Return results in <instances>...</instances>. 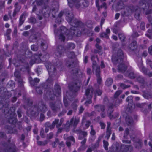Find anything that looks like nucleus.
I'll use <instances>...</instances> for the list:
<instances>
[{"label":"nucleus","instance_id":"f257e3e1","mask_svg":"<svg viewBox=\"0 0 152 152\" xmlns=\"http://www.w3.org/2000/svg\"><path fill=\"white\" fill-rule=\"evenodd\" d=\"M61 93L60 86L57 84H56L55 85L54 91L51 92V91H48L47 93L49 95L48 98H49L50 100L49 104V107L53 112L55 113L60 110L61 107L62 106V104L60 100H58L54 101L55 100V96H58Z\"/></svg>","mask_w":152,"mask_h":152},{"label":"nucleus","instance_id":"f03ea898","mask_svg":"<svg viewBox=\"0 0 152 152\" xmlns=\"http://www.w3.org/2000/svg\"><path fill=\"white\" fill-rule=\"evenodd\" d=\"M123 53L121 49L118 50L116 56L113 55L112 57V61L114 64H119L118 66V69L119 72L121 73H124L127 68V65L123 63Z\"/></svg>","mask_w":152,"mask_h":152},{"label":"nucleus","instance_id":"7ed1b4c3","mask_svg":"<svg viewBox=\"0 0 152 152\" xmlns=\"http://www.w3.org/2000/svg\"><path fill=\"white\" fill-rule=\"evenodd\" d=\"M139 6L140 7L137 6L135 7L134 11L135 12V18L140 20L141 19L140 15L142 10H145L148 9L147 10H149V8L152 9V0H149L147 3H146V1H141L139 2Z\"/></svg>","mask_w":152,"mask_h":152},{"label":"nucleus","instance_id":"20e7f679","mask_svg":"<svg viewBox=\"0 0 152 152\" xmlns=\"http://www.w3.org/2000/svg\"><path fill=\"white\" fill-rule=\"evenodd\" d=\"M53 80L51 77L47 79L46 82L43 83L40 85L39 87L36 88V91L37 93L41 94L42 93V90L44 91V94L45 93L46 96L47 97H48L49 95L47 94L48 91H51V92L54 91V90H53L50 88L51 86L53 84Z\"/></svg>","mask_w":152,"mask_h":152},{"label":"nucleus","instance_id":"39448f33","mask_svg":"<svg viewBox=\"0 0 152 152\" xmlns=\"http://www.w3.org/2000/svg\"><path fill=\"white\" fill-rule=\"evenodd\" d=\"M47 109L46 104L42 102H41L39 103L38 105L32 106L30 109V112L32 116L36 117L38 116L40 112L45 113Z\"/></svg>","mask_w":152,"mask_h":152},{"label":"nucleus","instance_id":"423d86ee","mask_svg":"<svg viewBox=\"0 0 152 152\" xmlns=\"http://www.w3.org/2000/svg\"><path fill=\"white\" fill-rule=\"evenodd\" d=\"M67 1L69 7L72 8L74 5L77 9L80 8L85 9L89 5L87 0H67Z\"/></svg>","mask_w":152,"mask_h":152},{"label":"nucleus","instance_id":"0eeeda50","mask_svg":"<svg viewBox=\"0 0 152 152\" xmlns=\"http://www.w3.org/2000/svg\"><path fill=\"white\" fill-rule=\"evenodd\" d=\"M57 11L54 8L50 9L47 5L44 6L42 10V13L45 17H49L55 18L56 13Z\"/></svg>","mask_w":152,"mask_h":152},{"label":"nucleus","instance_id":"6e6552de","mask_svg":"<svg viewBox=\"0 0 152 152\" xmlns=\"http://www.w3.org/2000/svg\"><path fill=\"white\" fill-rule=\"evenodd\" d=\"M94 89L92 86H89L86 90L85 95L86 99H87L85 104L87 106L92 103L91 99L94 94Z\"/></svg>","mask_w":152,"mask_h":152},{"label":"nucleus","instance_id":"1a4fd4ad","mask_svg":"<svg viewBox=\"0 0 152 152\" xmlns=\"http://www.w3.org/2000/svg\"><path fill=\"white\" fill-rule=\"evenodd\" d=\"M147 107V104L145 103H140L137 102L131 105L129 104V112H131L134 109L135 107H136L141 108L142 111L144 113H147L148 112L146 108Z\"/></svg>","mask_w":152,"mask_h":152},{"label":"nucleus","instance_id":"9d476101","mask_svg":"<svg viewBox=\"0 0 152 152\" xmlns=\"http://www.w3.org/2000/svg\"><path fill=\"white\" fill-rule=\"evenodd\" d=\"M86 29L85 28L82 27L77 28L72 27L70 31V34L76 37H79L81 34H85L86 32Z\"/></svg>","mask_w":152,"mask_h":152},{"label":"nucleus","instance_id":"9b49d317","mask_svg":"<svg viewBox=\"0 0 152 152\" xmlns=\"http://www.w3.org/2000/svg\"><path fill=\"white\" fill-rule=\"evenodd\" d=\"M0 94L1 99L5 101L6 103L8 102L7 99L11 96L12 94L5 88L2 87L0 88Z\"/></svg>","mask_w":152,"mask_h":152},{"label":"nucleus","instance_id":"f8f14e48","mask_svg":"<svg viewBox=\"0 0 152 152\" xmlns=\"http://www.w3.org/2000/svg\"><path fill=\"white\" fill-rule=\"evenodd\" d=\"M92 71L95 72L97 77V82L100 84L101 82L102 79L100 76V70L99 66H98L96 62H94L92 65Z\"/></svg>","mask_w":152,"mask_h":152},{"label":"nucleus","instance_id":"ddd939ff","mask_svg":"<svg viewBox=\"0 0 152 152\" xmlns=\"http://www.w3.org/2000/svg\"><path fill=\"white\" fill-rule=\"evenodd\" d=\"M69 32L68 30H67L65 27L62 26L60 28V30L58 32L57 30L54 29V33L55 34H57L58 33H60L59 36V39L61 41L64 42L65 40V36L64 34L68 35Z\"/></svg>","mask_w":152,"mask_h":152},{"label":"nucleus","instance_id":"4468645a","mask_svg":"<svg viewBox=\"0 0 152 152\" xmlns=\"http://www.w3.org/2000/svg\"><path fill=\"white\" fill-rule=\"evenodd\" d=\"M15 110L13 107L10 108V113H7L6 114H7V116H9L8 118V122L11 124H14L17 122V119L15 118Z\"/></svg>","mask_w":152,"mask_h":152},{"label":"nucleus","instance_id":"2eb2a0df","mask_svg":"<svg viewBox=\"0 0 152 152\" xmlns=\"http://www.w3.org/2000/svg\"><path fill=\"white\" fill-rule=\"evenodd\" d=\"M75 97L74 95H73V93L71 91L66 92V96L64 98V103L66 107H67L69 105V103L67 99L70 101L72 100Z\"/></svg>","mask_w":152,"mask_h":152},{"label":"nucleus","instance_id":"dca6fc26","mask_svg":"<svg viewBox=\"0 0 152 152\" xmlns=\"http://www.w3.org/2000/svg\"><path fill=\"white\" fill-rule=\"evenodd\" d=\"M9 102V101H8V102L6 103V102L1 99V97H0V109L4 107L3 112L5 114L7 113H10Z\"/></svg>","mask_w":152,"mask_h":152},{"label":"nucleus","instance_id":"f3484780","mask_svg":"<svg viewBox=\"0 0 152 152\" xmlns=\"http://www.w3.org/2000/svg\"><path fill=\"white\" fill-rule=\"evenodd\" d=\"M137 47L138 46L137 41L134 40L129 45L128 48L131 51L137 54L138 52Z\"/></svg>","mask_w":152,"mask_h":152},{"label":"nucleus","instance_id":"a211bd4d","mask_svg":"<svg viewBox=\"0 0 152 152\" xmlns=\"http://www.w3.org/2000/svg\"><path fill=\"white\" fill-rule=\"evenodd\" d=\"M69 23L71 25L73 26V27H77L78 28L79 27L82 28V27H83V28H85L84 24L81 21L75 18L73 19Z\"/></svg>","mask_w":152,"mask_h":152},{"label":"nucleus","instance_id":"6ab92c4d","mask_svg":"<svg viewBox=\"0 0 152 152\" xmlns=\"http://www.w3.org/2000/svg\"><path fill=\"white\" fill-rule=\"evenodd\" d=\"M65 15L66 20L70 23L75 18L72 12L68 9H65Z\"/></svg>","mask_w":152,"mask_h":152},{"label":"nucleus","instance_id":"aec40b11","mask_svg":"<svg viewBox=\"0 0 152 152\" xmlns=\"http://www.w3.org/2000/svg\"><path fill=\"white\" fill-rule=\"evenodd\" d=\"M46 67L50 75L55 76L56 74V68L51 63L46 66Z\"/></svg>","mask_w":152,"mask_h":152},{"label":"nucleus","instance_id":"412c9836","mask_svg":"<svg viewBox=\"0 0 152 152\" xmlns=\"http://www.w3.org/2000/svg\"><path fill=\"white\" fill-rule=\"evenodd\" d=\"M80 86L78 85V83H74L71 84H69V87L70 91L72 92L73 95H74L73 92H77L80 88Z\"/></svg>","mask_w":152,"mask_h":152},{"label":"nucleus","instance_id":"4be33fe9","mask_svg":"<svg viewBox=\"0 0 152 152\" xmlns=\"http://www.w3.org/2000/svg\"><path fill=\"white\" fill-rule=\"evenodd\" d=\"M3 145L6 148L4 151L5 152H16L15 146L14 144H12L8 145L7 143H4Z\"/></svg>","mask_w":152,"mask_h":152},{"label":"nucleus","instance_id":"5701e85b","mask_svg":"<svg viewBox=\"0 0 152 152\" xmlns=\"http://www.w3.org/2000/svg\"><path fill=\"white\" fill-rule=\"evenodd\" d=\"M66 49L62 45L58 46L55 52V55L58 57H60Z\"/></svg>","mask_w":152,"mask_h":152},{"label":"nucleus","instance_id":"b1692460","mask_svg":"<svg viewBox=\"0 0 152 152\" xmlns=\"http://www.w3.org/2000/svg\"><path fill=\"white\" fill-rule=\"evenodd\" d=\"M15 76L16 77L17 80L18 82L19 86L22 87L23 86V81L22 78H21L20 74L18 71H16L14 73Z\"/></svg>","mask_w":152,"mask_h":152},{"label":"nucleus","instance_id":"393cba45","mask_svg":"<svg viewBox=\"0 0 152 152\" xmlns=\"http://www.w3.org/2000/svg\"><path fill=\"white\" fill-rule=\"evenodd\" d=\"M125 121L127 125L129 126H131L132 128V130H133L135 129L134 126V124L132 118L129 116L126 117Z\"/></svg>","mask_w":152,"mask_h":152},{"label":"nucleus","instance_id":"a878e982","mask_svg":"<svg viewBox=\"0 0 152 152\" xmlns=\"http://www.w3.org/2000/svg\"><path fill=\"white\" fill-rule=\"evenodd\" d=\"M71 74L74 75H77V76L80 78L83 75V73L81 72L77 68H75L72 69Z\"/></svg>","mask_w":152,"mask_h":152},{"label":"nucleus","instance_id":"bb28decb","mask_svg":"<svg viewBox=\"0 0 152 152\" xmlns=\"http://www.w3.org/2000/svg\"><path fill=\"white\" fill-rule=\"evenodd\" d=\"M58 120H55V121H53L52 124L49 122H47L45 123L44 124V126L45 127L49 128L50 129L52 130L53 129L54 127L56 124Z\"/></svg>","mask_w":152,"mask_h":152},{"label":"nucleus","instance_id":"cd10ccee","mask_svg":"<svg viewBox=\"0 0 152 152\" xmlns=\"http://www.w3.org/2000/svg\"><path fill=\"white\" fill-rule=\"evenodd\" d=\"M79 121V118L78 117H73L70 120V125L75 127Z\"/></svg>","mask_w":152,"mask_h":152},{"label":"nucleus","instance_id":"c85d7f7f","mask_svg":"<svg viewBox=\"0 0 152 152\" xmlns=\"http://www.w3.org/2000/svg\"><path fill=\"white\" fill-rule=\"evenodd\" d=\"M95 110L98 112H100L104 111L105 110V106L101 104H97L94 106Z\"/></svg>","mask_w":152,"mask_h":152},{"label":"nucleus","instance_id":"c756f323","mask_svg":"<svg viewBox=\"0 0 152 152\" xmlns=\"http://www.w3.org/2000/svg\"><path fill=\"white\" fill-rule=\"evenodd\" d=\"M37 35L32 32L29 37V40L30 42H36L37 41Z\"/></svg>","mask_w":152,"mask_h":152},{"label":"nucleus","instance_id":"7c9ffc66","mask_svg":"<svg viewBox=\"0 0 152 152\" xmlns=\"http://www.w3.org/2000/svg\"><path fill=\"white\" fill-rule=\"evenodd\" d=\"M121 149H123L122 151L126 152L128 151H131L133 149L132 147L130 145H123L121 147Z\"/></svg>","mask_w":152,"mask_h":152},{"label":"nucleus","instance_id":"2f4dec72","mask_svg":"<svg viewBox=\"0 0 152 152\" xmlns=\"http://www.w3.org/2000/svg\"><path fill=\"white\" fill-rule=\"evenodd\" d=\"M5 53L4 51L0 49V70H1L3 66V58Z\"/></svg>","mask_w":152,"mask_h":152},{"label":"nucleus","instance_id":"473e14b6","mask_svg":"<svg viewBox=\"0 0 152 152\" xmlns=\"http://www.w3.org/2000/svg\"><path fill=\"white\" fill-rule=\"evenodd\" d=\"M118 37L119 39L122 43V45L123 46L126 45V44L124 43L126 41V37L123 33H119L118 34Z\"/></svg>","mask_w":152,"mask_h":152},{"label":"nucleus","instance_id":"72a5a7b5","mask_svg":"<svg viewBox=\"0 0 152 152\" xmlns=\"http://www.w3.org/2000/svg\"><path fill=\"white\" fill-rule=\"evenodd\" d=\"M110 33V30L109 28H107L106 30V32L102 33L100 34V37H104L107 39L109 38L108 34Z\"/></svg>","mask_w":152,"mask_h":152},{"label":"nucleus","instance_id":"f704fd0d","mask_svg":"<svg viewBox=\"0 0 152 152\" xmlns=\"http://www.w3.org/2000/svg\"><path fill=\"white\" fill-rule=\"evenodd\" d=\"M124 7V4L123 2L119 1L118 2L116 5V11H119Z\"/></svg>","mask_w":152,"mask_h":152},{"label":"nucleus","instance_id":"c9c22d12","mask_svg":"<svg viewBox=\"0 0 152 152\" xmlns=\"http://www.w3.org/2000/svg\"><path fill=\"white\" fill-rule=\"evenodd\" d=\"M113 100V103H110V104H113V106L115 107H116L120 103H121L122 101V100L121 99H120L117 98H114Z\"/></svg>","mask_w":152,"mask_h":152},{"label":"nucleus","instance_id":"e433bc0d","mask_svg":"<svg viewBox=\"0 0 152 152\" xmlns=\"http://www.w3.org/2000/svg\"><path fill=\"white\" fill-rule=\"evenodd\" d=\"M134 144L136 148L139 149L141 147L142 143L141 140L138 139L136 140Z\"/></svg>","mask_w":152,"mask_h":152},{"label":"nucleus","instance_id":"4c0bfd02","mask_svg":"<svg viewBox=\"0 0 152 152\" xmlns=\"http://www.w3.org/2000/svg\"><path fill=\"white\" fill-rule=\"evenodd\" d=\"M133 97L132 96H128L126 99V101L129 102L128 106L129 104L131 105L133 104ZM127 110L129 111V106L127 108Z\"/></svg>","mask_w":152,"mask_h":152},{"label":"nucleus","instance_id":"58836bf2","mask_svg":"<svg viewBox=\"0 0 152 152\" xmlns=\"http://www.w3.org/2000/svg\"><path fill=\"white\" fill-rule=\"evenodd\" d=\"M136 78L137 81L142 85V86H144L146 84V82L142 77L140 76H137Z\"/></svg>","mask_w":152,"mask_h":152},{"label":"nucleus","instance_id":"ea45409f","mask_svg":"<svg viewBox=\"0 0 152 152\" xmlns=\"http://www.w3.org/2000/svg\"><path fill=\"white\" fill-rule=\"evenodd\" d=\"M78 101H76L74 102L71 105V108L73 110V111L75 112L77 110L78 107Z\"/></svg>","mask_w":152,"mask_h":152},{"label":"nucleus","instance_id":"a19ab883","mask_svg":"<svg viewBox=\"0 0 152 152\" xmlns=\"http://www.w3.org/2000/svg\"><path fill=\"white\" fill-rule=\"evenodd\" d=\"M31 78H30L29 80L30 84L32 86L36 85L37 83L40 81V80L37 78H35L33 80H31Z\"/></svg>","mask_w":152,"mask_h":152},{"label":"nucleus","instance_id":"79ce46f5","mask_svg":"<svg viewBox=\"0 0 152 152\" xmlns=\"http://www.w3.org/2000/svg\"><path fill=\"white\" fill-rule=\"evenodd\" d=\"M49 1L50 0H36V2L37 5L40 6L43 3L44 4L48 3Z\"/></svg>","mask_w":152,"mask_h":152},{"label":"nucleus","instance_id":"37998d69","mask_svg":"<svg viewBox=\"0 0 152 152\" xmlns=\"http://www.w3.org/2000/svg\"><path fill=\"white\" fill-rule=\"evenodd\" d=\"M75 45L73 43H68L67 45L66 46L65 49L66 50H71L75 48Z\"/></svg>","mask_w":152,"mask_h":152},{"label":"nucleus","instance_id":"c03bdc74","mask_svg":"<svg viewBox=\"0 0 152 152\" xmlns=\"http://www.w3.org/2000/svg\"><path fill=\"white\" fill-rule=\"evenodd\" d=\"M75 132L80 135H82L84 137H86L87 135V132H86L83 131L81 130H76Z\"/></svg>","mask_w":152,"mask_h":152},{"label":"nucleus","instance_id":"a18cd8bd","mask_svg":"<svg viewBox=\"0 0 152 152\" xmlns=\"http://www.w3.org/2000/svg\"><path fill=\"white\" fill-rule=\"evenodd\" d=\"M25 19V14L23 13L20 16L19 19V26H20L24 23Z\"/></svg>","mask_w":152,"mask_h":152},{"label":"nucleus","instance_id":"49530a36","mask_svg":"<svg viewBox=\"0 0 152 152\" xmlns=\"http://www.w3.org/2000/svg\"><path fill=\"white\" fill-rule=\"evenodd\" d=\"M114 107L113 104H110L109 105V108L108 109L107 114H112L113 111V107Z\"/></svg>","mask_w":152,"mask_h":152},{"label":"nucleus","instance_id":"de8ad7c7","mask_svg":"<svg viewBox=\"0 0 152 152\" xmlns=\"http://www.w3.org/2000/svg\"><path fill=\"white\" fill-rule=\"evenodd\" d=\"M113 83V80L111 78L107 79L105 82V84L108 86H110Z\"/></svg>","mask_w":152,"mask_h":152},{"label":"nucleus","instance_id":"09e8293b","mask_svg":"<svg viewBox=\"0 0 152 152\" xmlns=\"http://www.w3.org/2000/svg\"><path fill=\"white\" fill-rule=\"evenodd\" d=\"M62 64V62L59 59H56L55 62L54 63V65L57 67H58L61 66Z\"/></svg>","mask_w":152,"mask_h":152},{"label":"nucleus","instance_id":"8fccbe9b","mask_svg":"<svg viewBox=\"0 0 152 152\" xmlns=\"http://www.w3.org/2000/svg\"><path fill=\"white\" fill-rule=\"evenodd\" d=\"M15 9L14 10L19 12L21 9V6L19 5L18 3H16L15 5Z\"/></svg>","mask_w":152,"mask_h":152},{"label":"nucleus","instance_id":"3c124183","mask_svg":"<svg viewBox=\"0 0 152 152\" xmlns=\"http://www.w3.org/2000/svg\"><path fill=\"white\" fill-rule=\"evenodd\" d=\"M137 76V75L134 74L133 72H130L129 74V77L131 79L136 78Z\"/></svg>","mask_w":152,"mask_h":152},{"label":"nucleus","instance_id":"603ef678","mask_svg":"<svg viewBox=\"0 0 152 152\" xmlns=\"http://www.w3.org/2000/svg\"><path fill=\"white\" fill-rule=\"evenodd\" d=\"M67 56L71 58H75V53L73 52H69L67 54Z\"/></svg>","mask_w":152,"mask_h":152},{"label":"nucleus","instance_id":"864d4df0","mask_svg":"<svg viewBox=\"0 0 152 152\" xmlns=\"http://www.w3.org/2000/svg\"><path fill=\"white\" fill-rule=\"evenodd\" d=\"M122 91L121 90H118L116 91L114 95V98H118V97L121 93Z\"/></svg>","mask_w":152,"mask_h":152},{"label":"nucleus","instance_id":"5fc2aeb1","mask_svg":"<svg viewBox=\"0 0 152 152\" xmlns=\"http://www.w3.org/2000/svg\"><path fill=\"white\" fill-rule=\"evenodd\" d=\"M47 140H45L43 142L40 141L37 142V143L39 145H45L47 144Z\"/></svg>","mask_w":152,"mask_h":152},{"label":"nucleus","instance_id":"6e6d98bb","mask_svg":"<svg viewBox=\"0 0 152 152\" xmlns=\"http://www.w3.org/2000/svg\"><path fill=\"white\" fill-rule=\"evenodd\" d=\"M119 85L120 87L123 89H125L126 88H129L130 87V86L126 85L123 83H120Z\"/></svg>","mask_w":152,"mask_h":152},{"label":"nucleus","instance_id":"4d7b16f0","mask_svg":"<svg viewBox=\"0 0 152 152\" xmlns=\"http://www.w3.org/2000/svg\"><path fill=\"white\" fill-rule=\"evenodd\" d=\"M102 137H99L96 142L94 145V148H96L98 147L99 145V143L101 140Z\"/></svg>","mask_w":152,"mask_h":152},{"label":"nucleus","instance_id":"13d9d810","mask_svg":"<svg viewBox=\"0 0 152 152\" xmlns=\"http://www.w3.org/2000/svg\"><path fill=\"white\" fill-rule=\"evenodd\" d=\"M148 33L146 34V35L150 39L152 38V29H149L148 31Z\"/></svg>","mask_w":152,"mask_h":152},{"label":"nucleus","instance_id":"bf43d9fd","mask_svg":"<svg viewBox=\"0 0 152 152\" xmlns=\"http://www.w3.org/2000/svg\"><path fill=\"white\" fill-rule=\"evenodd\" d=\"M140 70L145 75L147 74L148 71V69L147 68H145L144 66Z\"/></svg>","mask_w":152,"mask_h":152},{"label":"nucleus","instance_id":"052dcab7","mask_svg":"<svg viewBox=\"0 0 152 152\" xmlns=\"http://www.w3.org/2000/svg\"><path fill=\"white\" fill-rule=\"evenodd\" d=\"M32 32V31L30 30L28 31H25L23 33V35L25 37H27L31 34Z\"/></svg>","mask_w":152,"mask_h":152},{"label":"nucleus","instance_id":"680f3d73","mask_svg":"<svg viewBox=\"0 0 152 152\" xmlns=\"http://www.w3.org/2000/svg\"><path fill=\"white\" fill-rule=\"evenodd\" d=\"M104 146L105 149L107 150L108 149V142L107 141L104 140L103 141Z\"/></svg>","mask_w":152,"mask_h":152},{"label":"nucleus","instance_id":"e2e57ef3","mask_svg":"<svg viewBox=\"0 0 152 152\" xmlns=\"http://www.w3.org/2000/svg\"><path fill=\"white\" fill-rule=\"evenodd\" d=\"M31 50L34 51H37L38 50V47L36 45H32L31 46Z\"/></svg>","mask_w":152,"mask_h":152},{"label":"nucleus","instance_id":"0e129e2a","mask_svg":"<svg viewBox=\"0 0 152 152\" xmlns=\"http://www.w3.org/2000/svg\"><path fill=\"white\" fill-rule=\"evenodd\" d=\"M29 22L32 24L35 23L36 22V19L34 17H31L29 19Z\"/></svg>","mask_w":152,"mask_h":152},{"label":"nucleus","instance_id":"69168bd1","mask_svg":"<svg viewBox=\"0 0 152 152\" xmlns=\"http://www.w3.org/2000/svg\"><path fill=\"white\" fill-rule=\"evenodd\" d=\"M91 129L90 132V134L92 136H94L96 134V131L93 129V126L92 125L91 126Z\"/></svg>","mask_w":152,"mask_h":152},{"label":"nucleus","instance_id":"338daca9","mask_svg":"<svg viewBox=\"0 0 152 152\" xmlns=\"http://www.w3.org/2000/svg\"><path fill=\"white\" fill-rule=\"evenodd\" d=\"M74 63L71 61H68L66 62V65L69 67H70L71 66H73Z\"/></svg>","mask_w":152,"mask_h":152},{"label":"nucleus","instance_id":"774afa93","mask_svg":"<svg viewBox=\"0 0 152 152\" xmlns=\"http://www.w3.org/2000/svg\"><path fill=\"white\" fill-rule=\"evenodd\" d=\"M147 64L149 65L152 69V61L149 59H148L146 61Z\"/></svg>","mask_w":152,"mask_h":152}]
</instances>
